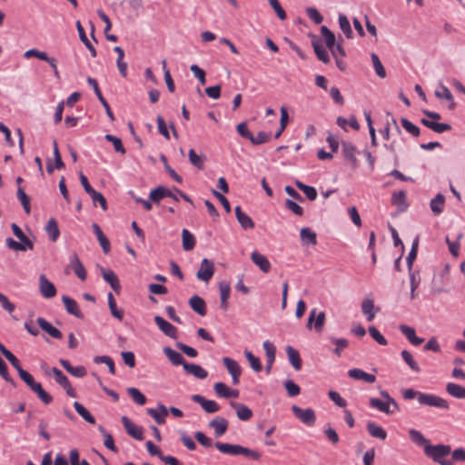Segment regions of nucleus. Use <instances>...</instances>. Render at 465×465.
<instances>
[{
  "instance_id": "1",
  "label": "nucleus",
  "mask_w": 465,
  "mask_h": 465,
  "mask_svg": "<svg viewBox=\"0 0 465 465\" xmlns=\"http://www.w3.org/2000/svg\"><path fill=\"white\" fill-rule=\"evenodd\" d=\"M402 397L404 400H412L416 398L420 405L434 407L446 411L450 409V404L445 399L435 394L424 393L419 391H415L414 389L404 390L402 391Z\"/></svg>"
},
{
  "instance_id": "2",
  "label": "nucleus",
  "mask_w": 465,
  "mask_h": 465,
  "mask_svg": "<svg viewBox=\"0 0 465 465\" xmlns=\"http://www.w3.org/2000/svg\"><path fill=\"white\" fill-rule=\"evenodd\" d=\"M380 395L384 401L378 398H371L369 401L370 407L376 409L387 415H391L400 411L398 402L389 394L387 391H380Z\"/></svg>"
},
{
  "instance_id": "3",
  "label": "nucleus",
  "mask_w": 465,
  "mask_h": 465,
  "mask_svg": "<svg viewBox=\"0 0 465 465\" xmlns=\"http://www.w3.org/2000/svg\"><path fill=\"white\" fill-rule=\"evenodd\" d=\"M215 448L223 453L229 455H243L253 460H259L262 457L261 453L255 450H252L238 444H230L217 441L214 444Z\"/></svg>"
},
{
  "instance_id": "4",
  "label": "nucleus",
  "mask_w": 465,
  "mask_h": 465,
  "mask_svg": "<svg viewBox=\"0 0 465 465\" xmlns=\"http://www.w3.org/2000/svg\"><path fill=\"white\" fill-rule=\"evenodd\" d=\"M451 448L450 445L437 444L431 445L427 444L424 446V454L430 458L434 462L440 465H454L453 461L445 460L444 458L450 454Z\"/></svg>"
},
{
  "instance_id": "5",
  "label": "nucleus",
  "mask_w": 465,
  "mask_h": 465,
  "mask_svg": "<svg viewBox=\"0 0 465 465\" xmlns=\"http://www.w3.org/2000/svg\"><path fill=\"white\" fill-rule=\"evenodd\" d=\"M42 369L45 371V374L54 375V381L64 389L68 396L73 398L76 397L74 389L72 387L68 378L63 373L62 371L56 367L49 369L45 363L42 364Z\"/></svg>"
},
{
  "instance_id": "6",
  "label": "nucleus",
  "mask_w": 465,
  "mask_h": 465,
  "mask_svg": "<svg viewBox=\"0 0 465 465\" xmlns=\"http://www.w3.org/2000/svg\"><path fill=\"white\" fill-rule=\"evenodd\" d=\"M294 416L307 426H313L316 421L315 412L312 409H302L297 405L292 406Z\"/></svg>"
},
{
  "instance_id": "7",
  "label": "nucleus",
  "mask_w": 465,
  "mask_h": 465,
  "mask_svg": "<svg viewBox=\"0 0 465 465\" xmlns=\"http://www.w3.org/2000/svg\"><path fill=\"white\" fill-rule=\"evenodd\" d=\"M172 198L174 202H179V197L177 193L173 190L164 187L163 185H159L156 188L153 189L149 194V198L153 203H159L163 198Z\"/></svg>"
},
{
  "instance_id": "8",
  "label": "nucleus",
  "mask_w": 465,
  "mask_h": 465,
  "mask_svg": "<svg viewBox=\"0 0 465 465\" xmlns=\"http://www.w3.org/2000/svg\"><path fill=\"white\" fill-rule=\"evenodd\" d=\"M450 279L449 267L446 266L444 271L440 274L439 277H435L431 283V292L433 294H439L442 292H448L449 289L446 288V282Z\"/></svg>"
},
{
  "instance_id": "9",
  "label": "nucleus",
  "mask_w": 465,
  "mask_h": 465,
  "mask_svg": "<svg viewBox=\"0 0 465 465\" xmlns=\"http://www.w3.org/2000/svg\"><path fill=\"white\" fill-rule=\"evenodd\" d=\"M87 83L94 89L95 95L97 96L98 100L100 101V103L102 104L104 108L105 109L107 116L110 118L111 121H114V115L110 108L108 102L104 97V95L99 88L97 81L94 78L88 76Z\"/></svg>"
},
{
  "instance_id": "10",
  "label": "nucleus",
  "mask_w": 465,
  "mask_h": 465,
  "mask_svg": "<svg viewBox=\"0 0 465 465\" xmlns=\"http://www.w3.org/2000/svg\"><path fill=\"white\" fill-rule=\"evenodd\" d=\"M223 363L232 376V384L237 385L240 382V376L242 374L241 366L235 360L229 357H223Z\"/></svg>"
},
{
  "instance_id": "11",
  "label": "nucleus",
  "mask_w": 465,
  "mask_h": 465,
  "mask_svg": "<svg viewBox=\"0 0 465 465\" xmlns=\"http://www.w3.org/2000/svg\"><path fill=\"white\" fill-rule=\"evenodd\" d=\"M214 273V264L212 261L204 258L202 260L196 277L203 282H209Z\"/></svg>"
},
{
  "instance_id": "12",
  "label": "nucleus",
  "mask_w": 465,
  "mask_h": 465,
  "mask_svg": "<svg viewBox=\"0 0 465 465\" xmlns=\"http://www.w3.org/2000/svg\"><path fill=\"white\" fill-rule=\"evenodd\" d=\"M192 401L199 403L207 413H215L220 411V405L213 400H207L200 394L192 396Z\"/></svg>"
},
{
  "instance_id": "13",
  "label": "nucleus",
  "mask_w": 465,
  "mask_h": 465,
  "mask_svg": "<svg viewBox=\"0 0 465 465\" xmlns=\"http://www.w3.org/2000/svg\"><path fill=\"white\" fill-rule=\"evenodd\" d=\"M123 426L126 432L135 440H142L143 439V428L136 426L128 417L123 416L122 419Z\"/></svg>"
},
{
  "instance_id": "14",
  "label": "nucleus",
  "mask_w": 465,
  "mask_h": 465,
  "mask_svg": "<svg viewBox=\"0 0 465 465\" xmlns=\"http://www.w3.org/2000/svg\"><path fill=\"white\" fill-rule=\"evenodd\" d=\"M39 289L43 297L46 299L53 298L56 295V288L44 274L39 277Z\"/></svg>"
},
{
  "instance_id": "15",
  "label": "nucleus",
  "mask_w": 465,
  "mask_h": 465,
  "mask_svg": "<svg viewBox=\"0 0 465 465\" xmlns=\"http://www.w3.org/2000/svg\"><path fill=\"white\" fill-rule=\"evenodd\" d=\"M154 322L158 328L168 337L176 339L177 329L175 326L171 324L169 322L164 320L162 316L156 315L154 317Z\"/></svg>"
},
{
  "instance_id": "16",
  "label": "nucleus",
  "mask_w": 465,
  "mask_h": 465,
  "mask_svg": "<svg viewBox=\"0 0 465 465\" xmlns=\"http://www.w3.org/2000/svg\"><path fill=\"white\" fill-rule=\"evenodd\" d=\"M146 412L157 424L162 425L165 423V419L168 415V409L163 404L158 403L156 409H147Z\"/></svg>"
},
{
  "instance_id": "17",
  "label": "nucleus",
  "mask_w": 465,
  "mask_h": 465,
  "mask_svg": "<svg viewBox=\"0 0 465 465\" xmlns=\"http://www.w3.org/2000/svg\"><path fill=\"white\" fill-rule=\"evenodd\" d=\"M69 266L71 267V269L74 271V272L76 274V276L79 279H81L82 281H84L86 279L87 273H86L85 268L83 265L82 262L80 261L76 252H74L70 256Z\"/></svg>"
},
{
  "instance_id": "18",
  "label": "nucleus",
  "mask_w": 465,
  "mask_h": 465,
  "mask_svg": "<svg viewBox=\"0 0 465 465\" xmlns=\"http://www.w3.org/2000/svg\"><path fill=\"white\" fill-rule=\"evenodd\" d=\"M228 420L221 416H217L209 422V427L214 430L216 438L223 436L228 429Z\"/></svg>"
},
{
  "instance_id": "19",
  "label": "nucleus",
  "mask_w": 465,
  "mask_h": 465,
  "mask_svg": "<svg viewBox=\"0 0 465 465\" xmlns=\"http://www.w3.org/2000/svg\"><path fill=\"white\" fill-rule=\"evenodd\" d=\"M251 260L262 272L267 273L270 272L271 262L265 255L254 251L251 254Z\"/></svg>"
},
{
  "instance_id": "20",
  "label": "nucleus",
  "mask_w": 465,
  "mask_h": 465,
  "mask_svg": "<svg viewBox=\"0 0 465 465\" xmlns=\"http://www.w3.org/2000/svg\"><path fill=\"white\" fill-rule=\"evenodd\" d=\"M102 276L104 280L110 284L112 289L116 292L119 293L121 290V284L119 282V279L117 275L114 273L112 270L107 269H101Z\"/></svg>"
},
{
  "instance_id": "21",
  "label": "nucleus",
  "mask_w": 465,
  "mask_h": 465,
  "mask_svg": "<svg viewBox=\"0 0 465 465\" xmlns=\"http://www.w3.org/2000/svg\"><path fill=\"white\" fill-rule=\"evenodd\" d=\"M214 391L216 394L222 398L229 399V398H238L239 391L230 389L223 382H216L213 386Z\"/></svg>"
},
{
  "instance_id": "22",
  "label": "nucleus",
  "mask_w": 465,
  "mask_h": 465,
  "mask_svg": "<svg viewBox=\"0 0 465 465\" xmlns=\"http://www.w3.org/2000/svg\"><path fill=\"white\" fill-rule=\"evenodd\" d=\"M235 216L243 230L253 229L255 224L252 219L245 213L241 206L235 207Z\"/></svg>"
},
{
  "instance_id": "23",
  "label": "nucleus",
  "mask_w": 465,
  "mask_h": 465,
  "mask_svg": "<svg viewBox=\"0 0 465 465\" xmlns=\"http://www.w3.org/2000/svg\"><path fill=\"white\" fill-rule=\"evenodd\" d=\"M62 301L64 302L66 312L69 314H72L78 319L84 318V314L80 311L78 303L76 302L75 300L70 298L69 296L64 295L62 297Z\"/></svg>"
},
{
  "instance_id": "24",
  "label": "nucleus",
  "mask_w": 465,
  "mask_h": 465,
  "mask_svg": "<svg viewBox=\"0 0 465 465\" xmlns=\"http://www.w3.org/2000/svg\"><path fill=\"white\" fill-rule=\"evenodd\" d=\"M37 324L39 327L45 331L46 333H48L51 337L54 339H62L63 334L60 330L54 327L49 322H47L45 318L38 317L36 320Z\"/></svg>"
},
{
  "instance_id": "25",
  "label": "nucleus",
  "mask_w": 465,
  "mask_h": 465,
  "mask_svg": "<svg viewBox=\"0 0 465 465\" xmlns=\"http://www.w3.org/2000/svg\"><path fill=\"white\" fill-rule=\"evenodd\" d=\"M230 405L236 411V415L241 420H249L253 415L252 411L244 404L231 401Z\"/></svg>"
},
{
  "instance_id": "26",
  "label": "nucleus",
  "mask_w": 465,
  "mask_h": 465,
  "mask_svg": "<svg viewBox=\"0 0 465 465\" xmlns=\"http://www.w3.org/2000/svg\"><path fill=\"white\" fill-rule=\"evenodd\" d=\"M399 330L401 331L402 334L405 335L408 341L415 346L420 345L424 341L422 338L416 336V331L412 327H410L405 324H401L399 326Z\"/></svg>"
},
{
  "instance_id": "27",
  "label": "nucleus",
  "mask_w": 465,
  "mask_h": 465,
  "mask_svg": "<svg viewBox=\"0 0 465 465\" xmlns=\"http://www.w3.org/2000/svg\"><path fill=\"white\" fill-rule=\"evenodd\" d=\"M349 377L358 380V381H363L367 383H373L376 381V377L373 374L367 373L361 369L354 368L351 369L348 371Z\"/></svg>"
},
{
  "instance_id": "28",
  "label": "nucleus",
  "mask_w": 465,
  "mask_h": 465,
  "mask_svg": "<svg viewBox=\"0 0 465 465\" xmlns=\"http://www.w3.org/2000/svg\"><path fill=\"white\" fill-rule=\"evenodd\" d=\"M420 123L424 126H426L427 128H429V129H430L433 132L438 133V134H442L444 132L451 130V125L449 124L437 123V122L430 121V120L426 119V118L420 119Z\"/></svg>"
},
{
  "instance_id": "29",
  "label": "nucleus",
  "mask_w": 465,
  "mask_h": 465,
  "mask_svg": "<svg viewBox=\"0 0 465 465\" xmlns=\"http://www.w3.org/2000/svg\"><path fill=\"white\" fill-rule=\"evenodd\" d=\"M183 370L188 373L192 374L194 377L203 380L207 378L208 372L202 366L195 363L184 362Z\"/></svg>"
},
{
  "instance_id": "30",
  "label": "nucleus",
  "mask_w": 465,
  "mask_h": 465,
  "mask_svg": "<svg viewBox=\"0 0 465 465\" xmlns=\"http://www.w3.org/2000/svg\"><path fill=\"white\" fill-rule=\"evenodd\" d=\"M59 363L69 372L71 375L83 378L86 375V369L84 366L74 367L68 360L60 359Z\"/></svg>"
},
{
  "instance_id": "31",
  "label": "nucleus",
  "mask_w": 465,
  "mask_h": 465,
  "mask_svg": "<svg viewBox=\"0 0 465 465\" xmlns=\"http://www.w3.org/2000/svg\"><path fill=\"white\" fill-rule=\"evenodd\" d=\"M220 296H221V303L220 308L226 312L229 308L228 299L231 293V286L226 282H221L219 283Z\"/></svg>"
},
{
  "instance_id": "32",
  "label": "nucleus",
  "mask_w": 465,
  "mask_h": 465,
  "mask_svg": "<svg viewBox=\"0 0 465 465\" xmlns=\"http://www.w3.org/2000/svg\"><path fill=\"white\" fill-rule=\"evenodd\" d=\"M189 305L191 308L201 316H204L207 313L205 301L198 296L193 295L189 300Z\"/></svg>"
},
{
  "instance_id": "33",
  "label": "nucleus",
  "mask_w": 465,
  "mask_h": 465,
  "mask_svg": "<svg viewBox=\"0 0 465 465\" xmlns=\"http://www.w3.org/2000/svg\"><path fill=\"white\" fill-rule=\"evenodd\" d=\"M391 204L397 206L399 211L405 212L409 206L406 202L405 191L394 192L391 195Z\"/></svg>"
},
{
  "instance_id": "34",
  "label": "nucleus",
  "mask_w": 465,
  "mask_h": 465,
  "mask_svg": "<svg viewBox=\"0 0 465 465\" xmlns=\"http://www.w3.org/2000/svg\"><path fill=\"white\" fill-rule=\"evenodd\" d=\"M378 311L379 308L375 309L374 302L372 299H364L361 302V312L366 316L367 321H372Z\"/></svg>"
},
{
  "instance_id": "35",
  "label": "nucleus",
  "mask_w": 465,
  "mask_h": 465,
  "mask_svg": "<svg viewBox=\"0 0 465 465\" xmlns=\"http://www.w3.org/2000/svg\"><path fill=\"white\" fill-rule=\"evenodd\" d=\"M75 25H76V29L78 31L80 40L84 43V45L86 46V48L90 51L92 57H94V58L96 57V55H97L96 49L94 48V46L91 44V42L87 38L84 28L83 27L81 22L76 21Z\"/></svg>"
},
{
  "instance_id": "36",
  "label": "nucleus",
  "mask_w": 465,
  "mask_h": 465,
  "mask_svg": "<svg viewBox=\"0 0 465 465\" xmlns=\"http://www.w3.org/2000/svg\"><path fill=\"white\" fill-rule=\"evenodd\" d=\"M444 206L445 196L440 193H437L430 202V207L434 215H440L443 212Z\"/></svg>"
},
{
  "instance_id": "37",
  "label": "nucleus",
  "mask_w": 465,
  "mask_h": 465,
  "mask_svg": "<svg viewBox=\"0 0 465 465\" xmlns=\"http://www.w3.org/2000/svg\"><path fill=\"white\" fill-rule=\"evenodd\" d=\"M286 352L288 355V359L292 366L296 370L300 371L302 366V359L299 351L293 347L288 345L286 347Z\"/></svg>"
},
{
  "instance_id": "38",
  "label": "nucleus",
  "mask_w": 465,
  "mask_h": 465,
  "mask_svg": "<svg viewBox=\"0 0 465 465\" xmlns=\"http://www.w3.org/2000/svg\"><path fill=\"white\" fill-rule=\"evenodd\" d=\"M94 232L95 233L97 240L104 251V253H108L110 252L111 246L110 242L107 237L104 234L100 226L97 223H93L92 225Z\"/></svg>"
},
{
  "instance_id": "39",
  "label": "nucleus",
  "mask_w": 465,
  "mask_h": 465,
  "mask_svg": "<svg viewBox=\"0 0 465 465\" xmlns=\"http://www.w3.org/2000/svg\"><path fill=\"white\" fill-rule=\"evenodd\" d=\"M45 232L48 234L50 241L56 242L60 236V230L58 223L54 218H50L45 225Z\"/></svg>"
},
{
  "instance_id": "40",
  "label": "nucleus",
  "mask_w": 465,
  "mask_h": 465,
  "mask_svg": "<svg viewBox=\"0 0 465 465\" xmlns=\"http://www.w3.org/2000/svg\"><path fill=\"white\" fill-rule=\"evenodd\" d=\"M163 351V353L165 354V356L168 358V360L175 366H177V365L183 366L184 362H187L184 360V358L182 356L181 353L173 350L170 347H164Z\"/></svg>"
},
{
  "instance_id": "41",
  "label": "nucleus",
  "mask_w": 465,
  "mask_h": 465,
  "mask_svg": "<svg viewBox=\"0 0 465 465\" xmlns=\"http://www.w3.org/2000/svg\"><path fill=\"white\" fill-rule=\"evenodd\" d=\"M367 430L369 434L373 438L380 440H385L387 438L386 430L381 426L377 425L373 421H369L367 423Z\"/></svg>"
},
{
  "instance_id": "42",
  "label": "nucleus",
  "mask_w": 465,
  "mask_h": 465,
  "mask_svg": "<svg viewBox=\"0 0 465 465\" xmlns=\"http://www.w3.org/2000/svg\"><path fill=\"white\" fill-rule=\"evenodd\" d=\"M11 228L14 234L20 240L19 242H22L28 250L34 249V242L24 233L16 223H12Z\"/></svg>"
},
{
  "instance_id": "43",
  "label": "nucleus",
  "mask_w": 465,
  "mask_h": 465,
  "mask_svg": "<svg viewBox=\"0 0 465 465\" xmlns=\"http://www.w3.org/2000/svg\"><path fill=\"white\" fill-rule=\"evenodd\" d=\"M341 149L345 159L350 161L353 165H355L357 163V158L355 156V146L350 142H342Z\"/></svg>"
},
{
  "instance_id": "44",
  "label": "nucleus",
  "mask_w": 465,
  "mask_h": 465,
  "mask_svg": "<svg viewBox=\"0 0 465 465\" xmlns=\"http://www.w3.org/2000/svg\"><path fill=\"white\" fill-rule=\"evenodd\" d=\"M446 391L456 399L465 400V387L460 384L449 382L446 385Z\"/></svg>"
},
{
  "instance_id": "45",
  "label": "nucleus",
  "mask_w": 465,
  "mask_h": 465,
  "mask_svg": "<svg viewBox=\"0 0 465 465\" xmlns=\"http://www.w3.org/2000/svg\"><path fill=\"white\" fill-rule=\"evenodd\" d=\"M74 408L75 409L76 412L88 423L94 424L95 419L94 417L89 412V411L80 402L75 401L74 403Z\"/></svg>"
},
{
  "instance_id": "46",
  "label": "nucleus",
  "mask_w": 465,
  "mask_h": 465,
  "mask_svg": "<svg viewBox=\"0 0 465 465\" xmlns=\"http://www.w3.org/2000/svg\"><path fill=\"white\" fill-rule=\"evenodd\" d=\"M321 34L322 37L324 38L326 46L330 51H332V48L334 47V45L337 43L335 35L325 25H322L321 27Z\"/></svg>"
},
{
  "instance_id": "47",
  "label": "nucleus",
  "mask_w": 465,
  "mask_h": 465,
  "mask_svg": "<svg viewBox=\"0 0 465 465\" xmlns=\"http://www.w3.org/2000/svg\"><path fill=\"white\" fill-rule=\"evenodd\" d=\"M338 21H339L340 28L343 32L345 36L348 39H351L353 37V32L351 30V24H350V21L347 18V16L343 14H340Z\"/></svg>"
},
{
  "instance_id": "48",
  "label": "nucleus",
  "mask_w": 465,
  "mask_h": 465,
  "mask_svg": "<svg viewBox=\"0 0 465 465\" xmlns=\"http://www.w3.org/2000/svg\"><path fill=\"white\" fill-rule=\"evenodd\" d=\"M331 343H333L336 347L332 350V352L337 355L338 357H341L342 350L347 348L349 346V341L347 339L344 338H335V337H329L328 338Z\"/></svg>"
},
{
  "instance_id": "49",
  "label": "nucleus",
  "mask_w": 465,
  "mask_h": 465,
  "mask_svg": "<svg viewBox=\"0 0 465 465\" xmlns=\"http://www.w3.org/2000/svg\"><path fill=\"white\" fill-rule=\"evenodd\" d=\"M182 240L184 251H191L194 248L195 238L187 229L182 231Z\"/></svg>"
},
{
  "instance_id": "50",
  "label": "nucleus",
  "mask_w": 465,
  "mask_h": 465,
  "mask_svg": "<svg viewBox=\"0 0 465 465\" xmlns=\"http://www.w3.org/2000/svg\"><path fill=\"white\" fill-rule=\"evenodd\" d=\"M107 300H108L109 309H110V312L113 314V316L115 317L116 319L122 321L124 318V312L122 310L117 309L116 301L114 298V295L112 294V292L108 293Z\"/></svg>"
},
{
  "instance_id": "51",
  "label": "nucleus",
  "mask_w": 465,
  "mask_h": 465,
  "mask_svg": "<svg viewBox=\"0 0 465 465\" xmlns=\"http://www.w3.org/2000/svg\"><path fill=\"white\" fill-rule=\"evenodd\" d=\"M244 355H245L246 359L248 360L251 368L254 371L260 372L262 369V365L260 359L258 357L254 356L252 354V352L248 350L244 351Z\"/></svg>"
},
{
  "instance_id": "52",
  "label": "nucleus",
  "mask_w": 465,
  "mask_h": 465,
  "mask_svg": "<svg viewBox=\"0 0 465 465\" xmlns=\"http://www.w3.org/2000/svg\"><path fill=\"white\" fill-rule=\"evenodd\" d=\"M190 163L199 170L203 169L204 156L198 155L193 149H190L188 153Z\"/></svg>"
},
{
  "instance_id": "53",
  "label": "nucleus",
  "mask_w": 465,
  "mask_h": 465,
  "mask_svg": "<svg viewBox=\"0 0 465 465\" xmlns=\"http://www.w3.org/2000/svg\"><path fill=\"white\" fill-rule=\"evenodd\" d=\"M312 46L317 58L322 63L328 64L330 62V57L327 51L322 47V45H321L315 41H312Z\"/></svg>"
},
{
  "instance_id": "54",
  "label": "nucleus",
  "mask_w": 465,
  "mask_h": 465,
  "mask_svg": "<svg viewBox=\"0 0 465 465\" xmlns=\"http://www.w3.org/2000/svg\"><path fill=\"white\" fill-rule=\"evenodd\" d=\"M371 62L373 64V68L375 70L376 74L381 78L386 77V71L384 66L382 65L378 54L372 53L371 54Z\"/></svg>"
},
{
  "instance_id": "55",
  "label": "nucleus",
  "mask_w": 465,
  "mask_h": 465,
  "mask_svg": "<svg viewBox=\"0 0 465 465\" xmlns=\"http://www.w3.org/2000/svg\"><path fill=\"white\" fill-rule=\"evenodd\" d=\"M300 235L302 241L303 242H307L308 243H311L312 245H315L317 243L316 233L308 227L302 228L301 230Z\"/></svg>"
},
{
  "instance_id": "56",
  "label": "nucleus",
  "mask_w": 465,
  "mask_h": 465,
  "mask_svg": "<svg viewBox=\"0 0 465 465\" xmlns=\"http://www.w3.org/2000/svg\"><path fill=\"white\" fill-rule=\"evenodd\" d=\"M268 363H273L275 361L276 348L270 341H263L262 344Z\"/></svg>"
},
{
  "instance_id": "57",
  "label": "nucleus",
  "mask_w": 465,
  "mask_h": 465,
  "mask_svg": "<svg viewBox=\"0 0 465 465\" xmlns=\"http://www.w3.org/2000/svg\"><path fill=\"white\" fill-rule=\"evenodd\" d=\"M337 124L344 130H346V124H349L351 128H353L356 131H358L360 129V124L355 116L350 117L349 120H347L341 116H339L337 118Z\"/></svg>"
},
{
  "instance_id": "58",
  "label": "nucleus",
  "mask_w": 465,
  "mask_h": 465,
  "mask_svg": "<svg viewBox=\"0 0 465 465\" xmlns=\"http://www.w3.org/2000/svg\"><path fill=\"white\" fill-rule=\"evenodd\" d=\"M17 198L21 202L25 212L29 214L31 212L30 198L20 186L17 189Z\"/></svg>"
},
{
  "instance_id": "59",
  "label": "nucleus",
  "mask_w": 465,
  "mask_h": 465,
  "mask_svg": "<svg viewBox=\"0 0 465 465\" xmlns=\"http://www.w3.org/2000/svg\"><path fill=\"white\" fill-rule=\"evenodd\" d=\"M94 361L97 364L99 363H104L105 366H108L109 372L111 374H115V366L113 359L109 356L103 355V356H95L94 358Z\"/></svg>"
},
{
  "instance_id": "60",
  "label": "nucleus",
  "mask_w": 465,
  "mask_h": 465,
  "mask_svg": "<svg viewBox=\"0 0 465 465\" xmlns=\"http://www.w3.org/2000/svg\"><path fill=\"white\" fill-rule=\"evenodd\" d=\"M401 123L402 127L406 130V132H408L414 137H418L420 134V128L414 124H412L411 121H409L407 118H401Z\"/></svg>"
},
{
  "instance_id": "61",
  "label": "nucleus",
  "mask_w": 465,
  "mask_h": 465,
  "mask_svg": "<svg viewBox=\"0 0 465 465\" xmlns=\"http://www.w3.org/2000/svg\"><path fill=\"white\" fill-rule=\"evenodd\" d=\"M401 354L403 361L413 371L419 372L420 371V366L414 361V359L410 351L403 350Z\"/></svg>"
},
{
  "instance_id": "62",
  "label": "nucleus",
  "mask_w": 465,
  "mask_h": 465,
  "mask_svg": "<svg viewBox=\"0 0 465 465\" xmlns=\"http://www.w3.org/2000/svg\"><path fill=\"white\" fill-rule=\"evenodd\" d=\"M90 195V197L92 198L93 200V203L94 205H96V203H99L101 208L105 211L107 210V202H106V199L105 197L99 192L95 191V190H93L91 193H88Z\"/></svg>"
},
{
  "instance_id": "63",
  "label": "nucleus",
  "mask_w": 465,
  "mask_h": 465,
  "mask_svg": "<svg viewBox=\"0 0 465 465\" xmlns=\"http://www.w3.org/2000/svg\"><path fill=\"white\" fill-rule=\"evenodd\" d=\"M129 396L133 399L134 402L139 405H143L146 402L145 396L136 388H129L127 390Z\"/></svg>"
},
{
  "instance_id": "64",
  "label": "nucleus",
  "mask_w": 465,
  "mask_h": 465,
  "mask_svg": "<svg viewBox=\"0 0 465 465\" xmlns=\"http://www.w3.org/2000/svg\"><path fill=\"white\" fill-rule=\"evenodd\" d=\"M105 140L111 142L114 145V150L117 153H121L124 154L126 153L125 148L123 145L122 140L113 134H106L104 136Z\"/></svg>"
}]
</instances>
